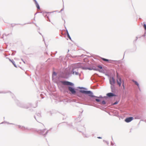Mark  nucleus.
<instances>
[{"mask_svg":"<svg viewBox=\"0 0 146 146\" xmlns=\"http://www.w3.org/2000/svg\"><path fill=\"white\" fill-rule=\"evenodd\" d=\"M34 0V1H35V0Z\"/></svg>","mask_w":146,"mask_h":146,"instance_id":"22","label":"nucleus"},{"mask_svg":"<svg viewBox=\"0 0 146 146\" xmlns=\"http://www.w3.org/2000/svg\"><path fill=\"white\" fill-rule=\"evenodd\" d=\"M102 59L104 61H106V62H109L110 60H109L105 59L103 58H102Z\"/></svg>","mask_w":146,"mask_h":146,"instance_id":"11","label":"nucleus"},{"mask_svg":"<svg viewBox=\"0 0 146 146\" xmlns=\"http://www.w3.org/2000/svg\"><path fill=\"white\" fill-rule=\"evenodd\" d=\"M67 36H68V37L69 38V39L70 40H71V37H70V36L69 34V33H68V32H67Z\"/></svg>","mask_w":146,"mask_h":146,"instance_id":"12","label":"nucleus"},{"mask_svg":"<svg viewBox=\"0 0 146 146\" xmlns=\"http://www.w3.org/2000/svg\"><path fill=\"white\" fill-rule=\"evenodd\" d=\"M110 83L111 85H113L115 83V80L113 77H111L110 79Z\"/></svg>","mask_w":146,"mask_h":146,"instance_id":"4","label":"nucleus"},{"mask_svg":"<svg viewBox=\"0 0 146 146\" xmlns=\"http://www.w3.org/2000/svg\"><path fill=\"white\" fill-rule=\"evenodd\" d=\"M117 103H118V102H116L115 103H114V104H113V105L116 104H117Z\"/></svg>","mask_w":146,"mask_h":146,"instance_id":"15","label":"nucleus"},{"mask_svg":"<svg viewBox=\"0 0 146 146\" xmlns=\"http://www.w3.org/2000/svg\"><path fill=\"white\" fill-rule=\"evenodd\" d=\"M95 97H96V98H100V99H96V100L97 102H100L102 100V99L103 98L102 97H96V96H95Z\"/></svg>","mask_w":146,"mask_h":146,"instance_id":"6","label":"nucleus"},{"mask_svg":"<svg viewBox=\"0 0 146 146\" xmlns=\"http://www.w3.org/2000/svg\"><path fill=\"white\" fill-rule=\"evenodd\" d=\"M80 88V89H85V90H86V88H82H82Z\"/></svg>","mask_w":146,"mask_h":146,"instance_id":"17","label":"nucleus"},{"mask_svg":"<svg viewBox=\"0 0 146 146\" xmlns=\"http://www.w3.org/2000/svg\"><path fill=\"white\" fill-rule=\"evenodd\" d=\"M102 103L103 104H106V102H105L104 101V100H103L102 101Z\"/></svg>","mask_w":146,"mask_h":146,"instance_id":"13","label":"nucleus"},{"mask_svg":"<svg viewBox=\"0 0 146 146\" xmlns=\"http://www.w3.org/2000/svg\"><path fill=\"white\" fill-rule=\"evenodd\" d=\"M123 88H124V83H123Z\"/></svg>","mask_w":146,"mask_h":146,"instance_id":"18","label":"nucleus"},{"mask_svg":"<svg viewBox=\"0 0 146 146\" xmlns=\"http://www.w3.org/2000/svg\"><path fill=\"white\" fill-rule=\"evenodd\" d=\"M86 94H88L89 96L92 97H95V96L93 95L92 93L90 91H88V92Z\"/></svg>","mask_w":146,"mask_h":146,"instance_id":"5","label":"nucleus"},{"mask_svg":"<svg viewBox=\"0 0 146 146\" xmlns=\"http://www.w3.org/2000/svg\"><path fill=\"white\" fill-rule=\"evenodd\" d=\"M56 73L55 72H54L53 73V75H56Z\"/></svg>","mask_w":146,"mask_h":146,"instance_id":"16","label":"nucleus"},{"mask_svg":"<svg viewBox=\"0 0 146 146\" xmlns=\"http://www.w3.org/2000/svg\"><path fill=\"white\" fill-rule=\"evenodd\" d=\"M143 27L144 29L146 30V25L145 24H144L143 25Z\"/></svg>","mask_w":146,"mask_h":146,"instance_id":"14","label":"nucleus"},{"mask_svg":"<svg viewBox=\"0 0 146 146\" xmlns=\"http://www.w3.org/2000/svg\"><path fill=\"white\" fill-rule=\"evenodd\" d=\"M74 72H73V74H74Z\"/></svg>","mask_w":146,"mask_h":146,"instance_id":"20","label":"nucleus"},{"mask_svg":"<svg viewBox=\"0 0 146 146\" xmlns=\"http://www.w3.org/2000/svg\"><path fill=\"white\" fill-rule=\"evenodd\" d=\"M98 138H99V139H100L101 138L100 137H98Z\"/></svg>","mask_w":146,"mask_h":146,"instance_id":"19","label":"nucleus"},{"mask_svg":"<svg viewBox=\"0 0 146 146\" xmlns=\"http://www.w3.org/2000/svg\"><path fill=\"white\" fill-rule=\"evenodd\" d=\"M35 2L37 8L38 9H40L39 6L36 0H35Z\"/></svg>","mask_w":146,"mask_h":146,"instance_id":"9","label":"nucleus"},{"mask_svg":"<svg viewBox=\"0 0 146 146\" xmlns=\"http://www.w3.org/2000/svg\"><path fill=\"white\" fill-rule=\"evenodd\" d=\"M61 82L64 85L71 86H69L68 87L69 90L72 94H75L76 93V91L73 87L74 85L72 83L66 81H61Z\"/></svg>","mask_w":146,"mask_h":146,"instance_id":"1","label":"nucleus"},{"mask_svg":"<svg viewBox=\"0 0 146 146\" xmlns=\"http://www.w3.org/2000/svg\"><path fill=\"white\" fill-rule=\"evenodd\" d=\"M80 92L82 93L85 94H87L88 91H86L84 90H80Z\"/></svg>","mask_w":146,"mask_h":146,"instance_id":"8","label":"nucleus"},{"mask_svg":"<svg viewBox=\"0 0 146 146\" xmlns=\"http://www.w3.org/2000/svg\"><path fill=\"white\" fill-rule=\"evenodd\" d=\"M132 81H133L135 83V84L138 86L139 88V84L137 82L134 80H132Z\"/></svg>","mask_w":146,"mask_h":146,"instance_id":"10","label":"nucleus"},{"mask_svg":"<svg viewBox=\"0 0 146 146\" xmlns=\"http://www.w3.org/2000/svg\"><path fill=\"white\" fill-rule=\"evenodd\" d=\"M107 95L109 97L113 96H115L114 94L112 93H108L107 94Z\"/></svg>","mask_w":146,"mask_h":146,"instance_id":"7","label":"nucleus"},{"mask_svg":"<svg viewBox=\"0 0 146 146\" xmlns=\"http://www.w3.org/2000/svg\"><path fill=\"white\" fill-rule=\"evenodd\" d=\"M133 117H130L126 118L125 120V121L127 123L129 122L133 119Z\"/></svg>","mask_w":146,"mask_h":146,"instance_id":"3","label":"nucleus"},{"mask_svg":"<svg viewBox=\"0 0 146 146\" xmlns=\"http://www.w3.org/2000/svg\"><path fill=\"white\" fill-rule=\"evenodd\" d=\"M13 64L14 65V66H15V65L14 64L13 62Z\"/></svg>","mask_w":146,"mask_h":146,"instance_id":"21","label":"nucleus"},{"mask_svg":"<svg viewBox=\"0 0 146 146\" xmlns=\"http://www.w3.org/2000/svg\"><path fill=\"white\" fill-rule=\"evenodd\" d=\"M117 84L119 85V86H120L121 83V79L120 77L118 76L117 74Z\"/></svg>","mask_w":146,"mask_h":146,"instance_id":"2","label":"nucleus"}]
</instances>
